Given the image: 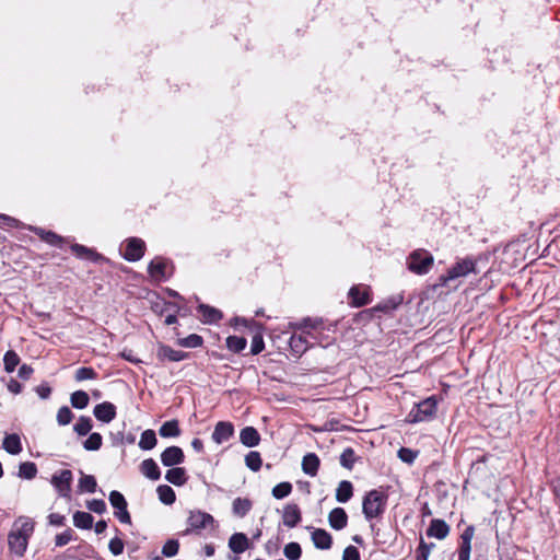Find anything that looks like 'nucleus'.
<instances>
[{"label": "nucleus", "mask_w": 560, "mask_h": 560, "mask_svg": "<svg viewBox=\"0 0 560 560\" xmlns=\"http://www.w3.org/2000/svg\"><path fill=\"white\" fill-rule=\"evenodd\" d=\"M14 526L16 527L14 533L24 535L27 538H30L34 532V522L28 517H20Z\"/></svg>", "instance_id": "58836bf2"}, {"label": "nucleus", "mask_w": 560, "mask_h": 560, "mask_svg": "<svg viewBox=\"0 0 560 560\" xmlns=\"http://www.w3.org/2000/svg\"><path fill=\"white\" fill-rule=\"evenodd\" d=\"M283 553L289 560H299L302 556V548L299 542L292 541L284 546Z\"/></svg>", "instance_id": "8fccbe9b"}, {"label": "nucleus", "mask_w": 560, "mask_h": 560, "mask_svg": "<svg viewBox=\"0 0 560 560\" xmlns=\"http://www.w3.org/2000/svg\"><path fill=\"white\" fill-rule=\"evenodd\" d=\"M37 474V466L33 462H24L21 463L19 466V474L18 476L22 479L31 480L36 477Z\"/></svg>", "instance_id": "37998d69"}, {"label": "nucleus", "mask_w": 560, "mask_h": 560, "mask_svg": "<svg viewBox=\"0 0 560 560\" xmlns=\"http://www.w3.org/2000/svg\"><path fill=\"white\" fill-rule=\"evenodd\" d=\"M159 434L162 438H176L180 434L179 423L177 420H170L164 422L160 430Z\"/></svg>", "instance_id": "c9c22d12"}, {"label": "nucleus", "mask_w": 560, "mask_h": 560, "mask_svg": "<svg viewBox=\"0 0 560 560\" xmlns=\"http://www.w3.org/2000/svg\"><path fill=\"white\" fill-rule=\"evenodd\" d=\"M349 299L354 307H362L371 302V289L368 285H353L349 290Z\"/></svg>", "instance_id": "9b49d317"}, {"label": "nucleus", "mask_w": 560, "mask_h": 560, "mask_svg": "<svg viewBox=\"0 0 560 560\" xmlns=\"http://www.w3.org/2000/svg\"><path fill=\"white\" fill-rule=\"evenodd\" d=\"M240 441L247 447H255L260 442V434L254 427H245L240 432Z\"/></svg>", "instance_id": "b1692460"}, {"label": "nucleus", "mask_w": 560, "mask_h": 560, "mask_svg": "<svg viewBox=\"0 0 560 560\" xmlns=\"http://www.w3.org/2000/svg\"><path fill=\"white\" fill-rule=\"evenodd\" d=\"M289 346L291 351L298 357L305 353L310 347L307 339L302 335H292L289 339Z\"/></svg>", "instance_id": "c756f323"}, {"label": "nucleus", "mask_w": 560, "mask_h": 560, "mask_svg": "<svg viewBox=\"0 0 560 560\" xmlns=\"http://www.w3.org/2000/svg\"><path fill=\"white\" fill-rule=\"evenodd\" d=\"M225 343H226V348L230 351H232L234 353H240L241 351H243L246 348L247 340L244 337L229 336L225 340Z\"/></svg>", "instance_id": "79ce46f5"}, {"label": "nucleus", "mask_w": 560, "mask_h": 560, "mask_svg": "<svg viewBox=\"0 0 560 560\" xmlns=\"http://www.w3.org/2000/svg\"><path fill=\"white\" fill-rule=\"evenodd\" d=\"M8 542L11 552L21 557L26 551L28 538L25 537L24 535L16 534L14 533V530H12L8 536Z\"/></svg>", "instance_id": "6ab92c4d"}, {"label": "nucleus", "mask_w": 560, "mask_h": 560, "mask_svg": "<svg viewBox=\"0 0 560 560\" xmlns=\"http://www.w3.org/2000/svg\"><path fill=\"white\" fill-rule=\"evenodd\" d=\"M404 301L401 294L392 295L383 301H381L373 310L382 313H390L396 310Z\"/></svg>", "instance_id": "cd10ccee"}, {"label": "nucleus", "mask_w": 560, "mask_h": 560, "mask_svg": "<svg viewBox=\"0 0 560 560\" xmlns=\"http://www.w3.org/2000/svg\"><path fill=\"white\" fill-rule=\"evenodd\" d=\"M73 475L69 469H63L59 474H54L51 477V485L57 490L58 494L62 498H69L71 492Z\"/></svg>", "instance_id": "0eeeda50"}, {"label": "nucleus", "mask_w": 560, "mask_h": 560, "mask_svg": "<svg viewBox=\"0 0 560 560\" xmlns=\"http://www.w3.org/2000/svg\"><path fill=\"white\" fill-rule=\"evenodd\" d=\"M229 548L234 553H243L249 548V541L244 533H235L229 539Z\"/></svg>", "instance_id": "393cba45"}, {"label": "nucleus", "mask_w": 560, "mask_h": 560, "mask_svg": "<svg viewBox=\"0 0 560 560\" xmlns=\"http://www.w3.org/2000/svg\"><path fill=\"white\" fill-rule=\"evenodd\" d=\"M353 495V486L348 480H342L339 482L336 489V500L340 503L348 502Z\"/></svg>", "instance_id": "2f4dec72"}, {"label": "nucleus", "mask_w": 560, "mask_h": 560, "mask_svg": "<svg viewBox=\"0 0 560 560\" xmlns=\"http://www.w3.org/2000/svg\"><path fill=\"white\" fill-rule=\"evenodd\" d=\"M323 319L322 318H304L300 324H296L295 327L299 329L303 328H311V329H317L322 326Z\"/></svg>", "instance_id": "052dcab7"}, {"label": "nucleus", "mask_w": 560, "mask_h": 560, "mask_svg": "<svg viewBox=\"0 0 560 560\" xmlns=\"http://www.w3.org/2000/svg\"><path fill=\"white\" fill-rule=\"evenodd\" d=\"M73 539V530L71 528L66 529L61 534L56 535L55 545L62 547Z\"/></svg>", "instance_id": "680f3d73"}, {"label": "nucleus", "mask_w": 560, "mask_h": 560, "mask_svg": "<svg viewBox=\"0 0 560 560\" xmlns=\"http://www.w3.org/2000/svg\"><path fill=\"white\" fill-rule=\"evenodd\" d=\"M158 443L156 434L153 430L148 429L141 433V438L139 441V447L143 451H150L155 447Z\"/></svg>", "instance_id": "4c0bfd02"}, {"label": "nucleus", "mask_w": 560, "mask_h": 560, "mask_svg": "<svg viewBox=\"0 0 560 560\" xmlns=\"http://www.w3.org/2000/svg\"><path fill=\"white\" fill-rule=\"evenodd\" d=\"M94 417L104 423H109L116 418V406L109 401L97 404L93 409Z\"/></svg>", "instance_id": "2eb2a0df"}, {"label": "nucleus", "mask_w": 560, "mask_h": 560, "mask_svg": "<svg viewBox=\"0 0 560 560\" xmlns=\"http://www.w3.org/2000/svg\"><path fill=\"white\" fill-rule=\"evenodd\" d=\"M26 229L33 233H35L42 241L55 247H62L65 243V237L58 235L54 231H48L39 226L27 225Z\"/></svg>", "instance_id": "4468645a"}, {"label": "nucleus", "mask_w": 560, "mask_h": 560, "mask_svg": "<svg viewBox=\"0 0 560 560\" xmlns=\"http://www.w3.org/2000/svg\"><path fill=\"white\" fill-rule=\"evenodd\" d=\"M140 471L150 480H159L161 478V470L153 458L144 459L140 464Z\"/></svg>", "instance_id": "bb28decb"}, {"label": "nucleus", "mask_w": 560, "mask_h": 560, "mask_svg": "<svg viewBox=\"0 0 560 560\" xmlns=\"http://www.w3.org/2000/svg\"><path fill=\"white\" fill-rule=\"evenodd\" d=\"M253 508V501L247 498H235L232 503V512L237 517H244Z\"/></svg>", "instance_id": "c85d7f7f"}, {"label": "nucleus", "mask_w": 560, "mask_h": 560, "mask_svg": "<svg viewBox=\"0 0 560 560\" xmlns=\"http://www.w3.org/2000/svg\"><path fill=\"white\" fill-rule=\"evenodd\" d=\"M342 560H361L358 548L354 546L346 547L343 550Z\"/></svg>", "instance_id": "e2e57ef3"}, {"label": "nucleus", "mask_w": 560, "mask_h": 560, "mask_svg": "<svg viewBox=\"0 0 560 560\" xmlns=\"http://www.w3.org/2000/svg\"><path fill=\"white\" fill-rule=\"evenodd\" d=\"M93 428L92 419L88 416H81L73 427L74 432L80 436H85Z\"/></svg>", "instance_id": "ea45409f"}, {"label": "nucleus", "mask_w": 560, "mask_h": 560, "mask_svg": "<svg viewBox=\"0 0 560 560\" xmlns=\"http://www.w3.org/2000/svg\"><path fill=\"white\" fill-rule=\"evenodd\" d=\"M103 438L100 433L93 432L83 442V447L86 451H98L102 447Z\"/></svg>", "instance_id": "09e8293b"}, {"label": "nucleus", "mask_w": 560, "mask_h": 560, "mask_svg": "<svg viewBox=\"0 0 560 560\" xmlns=\"http://www.w3.org/2000/svg\"><path fill=\"white\" fill-rule=\"evenodd\" d=\"M86 508L97 514L106 512V503L102 499H93L86 502Z\"/></svg>", "instance_id": "bf43d9fd"}, {"label": "nucleus", "mask_w": 560, "mask_h": 560, "mask_svg": "<svg viewBox=\"0 0 560 560\" xmlns=\"http://www.w3.org/2000/svg\"><path fill=\"white\" fill-rule=\"evenodd\" d=\"M436 407L435 396L428 397L413 406L407 416V421L409 423L429 421L435 416Z\"/></svg>", "instance_id": "7ed1b4c3"}, {"label": "nucleus", "mask_w": 560, "mask_h": 560, "mask_svg": "<svg viewBox=\"0 0 560 560\" xmlns=\"http://www.w3.org/2000/svg\"><path fill=\"white\" fill-rule=\"evenodd\" d=\"M109 503L115 509V517L122 524H131V516L128 512V504L125 497L117 490H113L108 497Z\"/></svg>", "instance_id": "423d86ee"}, {"label": "nucleus", "mask_w": 560, "mask_h": 560, "mask_svg": "<svg viewBox=\"0 0 560 560\" xmlns=\"http://www.w3.org/2000/svg\"><path fill=\"white\" fill-rule=\"evenodd\" d=\"M189 357V353L175 350L172 347L160 343L156 349V358L160 362H180Z\"/></svg>", "instance_id": "9d476101"}, {"label": "nucleus", "mask_w": 560, "mask_h": 560, "mask_svg": "<svg viewBox=\"0 0 560 560\" xmlns=\"http://www.w3.org/2000/svg\"><path fill=\"white\" fill-rule=\"evenodd\" d=\"M66 517L59 513H50L48 515V522L54 526H62L65 524Z\"/></svg>", "instance_id": "338daca9"}, {"label": "nucleus", "mask_w": 560, "mask_h": 560, "mask_svg": "<svg viewBox=\"0 0 560 560\" xmlns=\"http://www.w3.org/2000/svg\"><path fill=\"white\" fill-rule=\"evenodd\" d=\"M312 541L317 549L327 550L331 548L332 537L327 530L315 528L312 532Z\"/></svg>", "instance_id": "412c9836"}, {"label": "nucleus", "mask_w": 560, "mask_h": 560, "mask_svg": "<svg viewBox=\"0 0 560 560\" xmlns=\"http://www.w3.org/2000/svg\"><path fill=\"white\" fill-rule=\"evenodd\" d=\"M265 349L264 337L260 332H257L253 336L252 345H250V353L253 355L259 354Z\"/></svg>", "instance_id": "6e6d98bb"}, {"label": "nucleus", "mask_w": 560, "mask_h": 560, "mask_svg": "<svg viewBox=\"0 0 560 560\" xmlns=\"http://www.w3.org/2000/svg\"><path fill=\"white\" fill-rule=\"evenodd\" d=\"M93 522L94 517L88 512L77 511L73 514V525L78 528L91 529Z\"/></svg>", "instance_id": "72a5a7b5"}, {"label": "nucleus", "mask_w": 560, "mask_h": 560, "mask_svg": "<svg viewBox=\"0 0 560 560\" xmlns=\"http://www.w3.org/2000/svg\"><path fill=\"white\" fill-rule=\"evenodd\" d=\"M476 259L472 257H466L456 261L445 275H441L434 288L445 287L451 280H455L460 277H466L469 273H477Z\"/></svg>", "instance_id": "f03ea898"}, {"label": "nucleus", "mask_w": 560, "mask_h": 560, "mask_svg": "<svg viewBox=\"0 0 560 560\" xmlns=\"http://www.w3.org/2000/svg\"><path fill=\"white\" fill-rule=\"evenodd\" d=\"M388 494L381 489H373L365 493L362 501V512L366 521L382 516L386 510Z\"/></svg>", "instance_id": "f257e3e1"}, {"label": "nucleus", "mask_w": 560, "mask_h": 560, "mask_svg": "<svg viewBox=\"0 0 560 560\" xmlns=\"http://www.w3.org/2000/svg\"><path fill=\"white\" fill-rule=\"evenodd\" d=\"M35 392L37 393L39 398L47 399L51 394V387L48 385V383H42L35 388Z\"/></svg>", "instance_id": "69168bd1"}, {"label": "nucleus", "mask_w": 560, "mask_h": 560, "mask_svg": "<svg viewBox=\"0 0 560 560\" xmlns=\"http://www.w3.org/2000/svg\"><path fill=\"white\" fill-rule=\"evenodd\" d=\"M357 459L355 452L352 447L345 448L339 458L340 465L347 469H352Z\"/></svg>", "instance_id": "49530a36"}, {"label": "nucleus", "mask_w": 560, "mask_h": 560, "mask_svg": "<svg viewBox=\"0 0 560 560\" xmlns=\"http://www.w3.org/2000/svg\"><path fill=\"white\" fill-rule=\"evenodd\" d=\"M320 459L315 453H307L302 459V470L305 475L315 477L318 472Z\"/></svg>", "instance_id": "5701e85b"}, {"label": "nucleus", "mask_w": 560, "mask_h": 560, "mask_svg": "<svg viewBox=\"0 0 560 560\" xmlns=\"http://www.w3.org/2000/svg\"><path fill=\"white\" fill-rule=\"evenodd\" d=\"M70 249L77 258L82 259V260H89L94 264H101V262L107 261V259L103 255L97 253L95 249L86 247V246L78 244V243L72 244L70 246Z\"/></svg>", "instance_id": "1a4fd4ad"}, {"label": "nucleus", "mask_w": 560, "mask_h": 560, "mask_svg": "<svg viewBox=\"0 0 560 560\" xmlns=\"http://www.w3.org/2000/svg\"><path fill=\"white\" fill-rule=\"evenodd\" d=\"M4 370L12 373L20 363L19 354L13 350H8L3 357Z\"/></svg>", "instance_id": "a18cd8bd"}, {"label": "nucleus", "mask_w": 560, "mask_h": 560, "mask_svg": "<svg viewBox=\"0 0 560 560\" xmlns=\"http://www.w3.org/2000/svg\"><path fill=\"white\" fill-rule=\"evenodd\" d=\"M96 377L97 373L95 372V370L93 368L88 366L79 368L74 374V380L77 382H82L85 380H95Z\"/></svg>", "instance_id": "603ef678"}, {"label": "nucleus", "mask_w": 560, "mask_h": 560, "mask_svg": "<svg viewBox=\"0 0 560 560\" xmlns=\"http://www.w3.org/2000/svg\"><path fill=\"white\" fill-rule=\"evenodd\" d=\"M89 401L90 397L84 390H77L70 396L71 406L75 409H84L89 405Z\"/></svg>", "instance_id": "a19ab883"}, {"label": "nucleus", "mask_w": 560, "mask_h": 560, "mask_svg": "<svg viewBox=\"0 0 560 560\" xmlns=\"http://www.w3.org/2000/svg\"><path fill=\"white\" fill-rule=\"evenodd\" d=\"M185 462V454L179 446H168L161 453V463L165 467H174Z\"/></svg>", "instance_id": "f8f14e48"}, {"label": "nucleus", "mask_w": 560, "mask_h": 560, "mask_svg": "<svg viewBox=\"0 0 560 560\" xmlns=\"http://www.w3.org/2000/svg\"><path fill=\"white\" fill-rule=\"evenodd\" d=\"M245 464L250 470L258 471L262 465L260 453L256 451H250L245 456Z\"/></svg>", "instance_id": "de8ad7c7"}, {"label": "nucleus", "mask_w": 560, "mask_h": 560, "mask_svg": "<svg viewBox=\"0 0 560 560\" xmlns=\"http://www.w3.org/2000/svg\"><path fill=\"white\" fill-rule=\"evenodd\" d=\"M328 523L336 530L343 529L348 524V515L342 508H335L328 514Z\"/></svg>", "instance_id": "4be33fe9"}, {"label": "nucleus", "mask_w": 560, "mask_h": 560, "mask_svg": "<svg viewBox=\"0 0 560 560\" xmlns=\"http://www.w3.org/2000/svg\"><path fill=\"white\" fill-rule=\"evenodd\" d=\"M197 311H198V313L201 314V316H202L201 320L205 324H215L219 320H221L223 317V314L220 310H218L213 306H210L208 304L200 303L197 306Z\"/></svg>", "instance_id": "aec40b11"}, {"label": "nucleus", "mask_w": 560, "mask_h": 560, "mask_svg": "<svg viewBox=\"0 0 560 560\" xmlns=\"http://www.w3.org/2000/svg\"><path fill=\"white\" fill-rule=\"evenodd\" d=\"M73 419V412L68 406H62L57 412V422L59 425H67Z\"/></svg>", "instance_id": "864d4df0"}, {"label": "nucleus", "mask_w": 560, "mask_h": 560, "mask_svg": "<svg viewBox=\"0 0 560 560\" xmlns=\"http://www.w3.org/2000/svg\"><path fill=\"white\" fill-rule=\"evenodd\" d=\"M179 542L176 539H168L162 547V555L171 558L178 553Z\"/></svg>", "instance_id": "5fc2aeb1"}, {"label": "nucleus", "mask_w": 560, "mask_h": 560, "mask_svg": "<svg viewBox=\"0 0 560 560\" xmlns=\"http://www.w3.org/2000/svg\"><path fill=\"white\" fill-rule=\"evenodd\" d=\"M283 524L287 527H295L302 520V513L296 503H289L283 509Z\"/></svg>", "instance_id": "a211bd4d"}, {"label": "nucleus", "mask_w": 560, "mask_h": 560, "mask_svg": "<svg viewBox=\"0 0 560 560\" xmlns=\"http://www.w3.org/2000/svg\"><path fill=\"white\" fill-rule=\"evenodd\" d=\"M425 534L428 537L444 539L450 534V526L444 520L433 518L431 520L430 525L425 530Z\"/></svg>", "instance_id": "f3484780"}, {"label": "nucleus", "mask_w": 560, "mask_h": 560, "mask_svg": "<svg viewBox=\"0 0 560 560\" xmlns=\"http://www.w3.org/2000/svg\"><path fill=\"white\" fill-rule=\"evenodd\" d=\"M434 262L431 253L424 249H417L408 257V269L417 275H425L430 271Z\"/></svg>", "instance_id": "20e7f679"}, {"label": "nucleus", "mask_w": 560, "mask_h": 560, "mask_svg": "<svg viewBox=\"0 0 560 560\" xmlns=\"http://www.w3.org/2000/svg\"><path fill=\"white\" fill-rule=\"evenodd\" d=\"M97 488V482L94 476L92 475H85L81 471V478L79 479L78 483V491L80 493L88 492V493H94Z\"/></svg>", "instance_id": "473e14b6"}, {"label": "nucleus", "mask_w": 560, "mask_h": 560, "mask_svg": "<svg viewBox=\"0 0 560 560\" xmlns=\"http://www.w3.org/2000/svg\"><path fill=\"white\" fill-rule=\"evenodd\" d=\"M33 368L31 365H27V364H22L19 369V377L23 378V380H28L33 373Z\"/></svg>", "instance_id": "774afa93"}, {"label": "nucleus", "mask_w": 560, "mask_h": 560, "mask_svg": "<svg viewBox=\"0 0 560 560\" xmlns=\"http://www.w3.org/2000/svg\"><path fill=\"white\" fill-rule=\"evenodd\" d=\"M292 492V485L288 481H283L278 483L272 488V495L273 498L281 500L288 497Z\"/></svg>", "instance_id": "3c124183"}, {"label": "nucleus", "mask_w": 560, "mask_h": 560, "mask_svg": "<svg viewBox=\"0 0 560 560\" xmlns=\"http://www.w3.org/2000/svg\"><path fill=\"white\" fill-rule=\"evenodd\" d=\"M21 222L7 214H0V226L1 228H19Z\"/></svg>", "instance_id": "0e129e2a"}, {"label": "nucleus", "mask_w": 560, "mask_h": 560, "mask_svg": "<svg viewBox=\"0 0 560 560\" xmlns=\"http://www.w3.org/2000/svg\"><path fill=\"white\" fill-rule=\"evenodd\" d=\"M156 493H158L159 500L162 503H164L165 505H171L176 500L175 491L173 490L172 487H170L167 485H160L156 488Z\"/></svg>", "instance_id": "e433bc0d"}, {"label": "nucleus", "mask_w": 560, "mask_h": 560, "mask_svg": "<svg viewBox=\"0 0 560 560\" xmlns=\"http://www.w3.org/2000/svg\"><path fill=\"white\" fill-rule=\"evenodd\" d=\"M145 252V243L138 237H130L126 241L124 258L128 261L140 260Z\"/></svg>", "instance_id": "6e6552de"}, {"label": "nucleus", "mask_w": 560, "mask_h": 560, "mask_svg": "<svg viewBox=\"0 0 560 560\" xmlns=\"http://www.w3.org/2000/svg\"><path fill=\"white\" fill-rule=\"evenodd\" d=\"M418 455V452L411 448L401 447L398 450V457L401 462L412 464Z\"/></svg>", "instance_id": "13d9d810"}, {"label": "nucleus", "mask_w": 560, "mask_h": 560, "mask_svg": "<svg viewBox=\"0 0 560 560\" xmlns=\"http://www.w3.org/2000/svg\"><path fill=\"white\" fill-rule=\"evenodd\" d=\"M234 434V427L229 421H219L212 432V440L217 444H222L229 441Z\"/></svg>", "instance_id": "dca6fc26"}, {"label": "nucleus", "mask_w": 560, "mask_h": 560, "mask_svg": "<svg viewBox=\"0 0 560 560\" xmlns=\"http://www.w3.org/2000/svg\"><path fill=\"white\" fill-rule=\"evenodd\" d=\"M165 479L174 486L182 487L187 482L188 477L185 468L174 466L166 471Z\"/></svg>", "instance_id": "a878e982"}, {"label": "nucleus", "mask_w": 560, "mask_h": 560, "mask_svg": "<svg viewBox=\"0 0 560 560\" xmlns=\"http://www.w3.org/2000/svg\"><path fill=\"white\" fill-rule=\"evenodd\" d=\"M165 268L166 262L162 258L153 259L148 266V272L151 277L155 279H164L165 278Z\"/></svg>", "instance_id": "f704fd0d"}, {"label": "nucleus", "mask_w": 560, "mask_h": 560, "mask_svg": "<svg viewBox=\"0 0 560 560\" xmlns=\"http://www.w3.org/2000/svg\"><path fill=\"white\" fill-rule=\"evenodd\" d=\"M187 525L188 527L184 532V535L198 533L199 530L206 529L208 527L214 529L217 527V522L211 514L200 510H196L190 511L189 516L187 518Z\"/></svg>", "instance_id": "39448f33"}, {"label": "nucleus", "mask_w": 560, "mask_h": 560, "mask_svg": "<svg viewBox=\"0 0 560 560\" xmlns=\"http://www.w3.org/2000/svg\"><path fill=\"white\" fill-rule=\"evenodd\" d=\"M475 527L468 525L460 535V544L458 548V560H470L471 540L474 538Z\"/></svg>", "instance_id": "ddd939ff"}, {"label": "nucleus", "mask_w": 560, "mask_h": 560, "mask_svg": "<svg viewBox=\"0 0 560 560\" xmlns=\"http://www.w3.org/2000/svg\"><path fill=\"white\" fill-rule=\"evenodd\" d=\"M125 542L124 540L116 536L109 540L108 549L114 556H119L124 552Z\"/></svg>", "instance_id": "4d7b16f0"}, {"label": "nucleus", "mask_w": 560, "mask_h": 560, "mask_svg": "<svg viewBox=\"0 0 560 560\" xmlns=\"http://www.w3.org/2000/svg\"><path fill=\"white\" fill-rule=\"evenodd\" d=\"M203 343V338L200 335L191 334L185 338H179L177 345L184 348H199Z\"/></svg>", "instance_id": "c03bdc74"}, {"label": "nucleus", "mask_w": 560, "mask_h": 560, "mask_svg": "<svg viewBox=\"0 0 560 560\" xmlns=\"http://www.w3.org/2000/svg\"><path fill=\"white\" fill-rule=\"evenodd\" d=\"M3 448L11 455H16L22 452L21 439L18 434H7L2 442Z\"/></svg>", "instance_id": "7c9ffc66"}]
</instances>
